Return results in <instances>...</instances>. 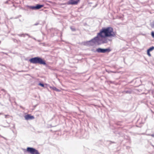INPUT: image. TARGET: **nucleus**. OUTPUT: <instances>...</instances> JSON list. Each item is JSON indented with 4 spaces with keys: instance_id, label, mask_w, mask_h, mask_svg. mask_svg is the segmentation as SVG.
<instances>
[{
    "instance_id": "1",
    "label": "nucleus",
    "mask_w": 154,
    "mask_h": 154,
    "mask_svg": "<svg viewBox=\"0 0 154 154\" xmlns=\"http://www.w3.org/2000/svg\"><path fill=\"white\" fill-rule=\"evenodd\" d=\"M98 35L101 38L115 37L116 34L113 31V28L111 27L102 28L98 33Z\"/></svg>"
},
{
    "instance_id": "2",
    "label": "nucleus",
    "mask_w": 154,
    "mask_h": 154,
    "mask_svg": "<svg viewBox=\"0 0 154 154\" xmlns=\"http://www.w3.org/2000/svg\"><path fill=\"white\" fill-rule=\"evenodd\" d=\"M30 62L33 64H39L41 65H46L45 60L40 57H36L31 58L29 60Z\"/></svg>"
},
{
    "instance_id": "3",
    "label": "nucleus",
    "mask_w": 154,
    "mask_h": 154,
    "mask_svg": "<svg viewBox=\"0 0 154 154\" xmlns=\"http://www.w3.org/2000/svg\"><path fill=\"white\" fill-rule=\"evenodd\" d=\"M101 38V36L100 35H99L98 33L96 37L88 42V43L92 42L94 44H100L101 43V38Z\"/></svg>"
},
{
    "instance_id": "4",
    "label": "nucleus",
    "mask_w": 154,
    "mask_h": 154,
    "mask_svg": "<svg viewBox=\"0 0 154 154\" xmlns=\"http://www.w3.org/2000/svg\"><path fill=\"white\" fill-rule=\"evenodd\" d=\"M26 151L28 152L31 153V154H39L38 150L33 148L28 147Z\"/></svg>"
},
{
    "instance_id": "5",
    "label": "nucleus",
    "mask_w": 154,
    "mask_h": 154,
    "mask_svg": "<svg viewBox=\"0 0 154 154\" xmlns=\"http://www.w3.org/2000/svg\"><path fill=\"white\" fill-rule=\"evenodd\" d=\"M111 51L110 48L106 49H103L100 48H97L96 51L99 53H105L106 52H109Z\"/></svg>"
},
{
    "instance_id": "6",
    "label": "nucleus",
    "mask_w": 154,
    "mask_h": 154,
    "mask_svg": "<svg viewBox=\"0 0 154 154\" xmlns=\"http://www.w3.org/2000/svg\"><path fill=\"white\" fill-rule=\"evenodd\" d=\"M80 0H69L66 4L67 5H76Z\"/></svg>"
},
{
    "instance_id": "7",
    "label": "nucleus",
    "mask_w": 154,
    "mask_h": 154,
    "mask_svg": "<svg viewBox=\"0 0 154 154\" xmlns=\"http://www.w3.org/2000/svg\"><path fill=\"white\" fill-rule=\"evenodd\" d=\"M25 118L26 120H32L34 119V117L33 116L28 114L25 116Z\"/></svg>"
},
{
    "instance_id": "8",
    "label": "nucleus",
    "mask_w": 154,
    "mask_h": 154,
    "mask_svg": "<svg viewBox=\"0 0 154 154\" xmlns=\"http://www.w3.org/2000/svg\"><path fill=\"white\" fill-rule=\"evenodd\" d=\"M101 38V43H106L108 42V41H110L111 40V39H108L107 38Z\"/></svg>"
},
{
    "instance_id": "9",
    "label": "nucleus",
    "mask_w": 154,
    "mask_h": 154,
    "mask_svg": "<svg viewBox=\"0 0 154 154\" xmlns=\"http://www.w3.org/2000/svg\"><path fill=\"white\" fill-rule=\"evenodd\" d=\"M44 6L43 5H41L39 4H37L36 6V10L39 9Z\"/></svg>"
},
{
    "instance_id": "10",
    "label": "nucleus",
    "mask_w": 154,
    "mask_h": 154,
    "mask_svg": "<svg viewBox=\"0 0 154 154\" xmlns=\"http://www.w3.org/2000/svg\"><path fill=\"white\" fill-rule=\"evenodd\" d=\"M132 92L131 90L125 91L122 92V93L124 94H131Z\"/></svg>"
},
{
    "instance_id": "11",
    "label": "nucleus",
    "mask_w": 154,
    "mask_h": 154,
    "mask_svg": "<svg viewBox=\"0 0 154 154\" xmlns=\"http://www.w3.org/2000/svg\"><path fill=\"white\" fill-rule=\"evenodd\" d=\"M29 8L30 9L36 10V6H30Z\"/></svg>"
},
{
    "instance_id": "12",
    "label": "nucleus",
    "mask_w": 154,
    "mask_h": 154,
    "mask_svg": "<svg viewBox=\"0 0 154 154\" xmlns=\"http://www.w3.org/2000/svg\"><path fill=\"white\" fill-rule=\"evenodd\" d=\"M52 89L53 90H55L59 92L60 91V90L58 89L57 88L54 87H53Z\"/></svg>"
},
{
    "instance_id": "13",
    "label": "nucleus",
    "mask_w": 154,
    "mask_h": 154,
    "mask_svg": "<svg viewBox=\"0 0 154 154\" xmlns=\"http://www.w3.org/2000/svg\"><path fill=\"white\" fill-rule=\"evenodd\" d=\"M27 34H19L18 35L20 36V37H22V36H23V37H25V35H27Z\"/></svg>"
},
{
    "instance_id": "14",
    "label": "nucleus",
    "mask_w": 154,
    "mask_h": 154,
    "mask_svg": "<svg viewBox=\"0 0 154 154\" xmlns=\"http://www.w3.org/2000/svg\"><path fill=\"white\" fill-rule=\"evenodd\" d=\"M154 49V47H152L149 48L147 50L149 51H151Z\"/></svg>"
},
{
    "instance_id": "15",
    "label": "nucleus",
    "mask_w": 154,
    "mask_h": 154,
    "mask_svg": "<svg viewBox=\"0 0 154 154\" xmlns=\"http://www.w3.org/2000/svg\"><path fill=\"white\" fill-rule=\"evenodd\" d=\"M27 35L29 37L32 38V39H34V40H36V39L35 38L30 36L29 34H27Z\"/></svg>"
},
{
    "instance_id": "16",
    "label": "nucleus",
    "mask_w": 154,
    "mask_h": 154,
    "mask_svg": "<svg viewBox=\"0 0 154 154\" xmlns=\"http://www.w3.org/2000/svg\"><path fill=\"white\" fill-rule=\"evenodd\" d=\"M70 29L72 31H75V29L74 27H71Z\"/></svg>"
},
{
    "instance_id": "17",
    "label": "nucleus",
    "mask_w": 154,
    "mask_h": 154,
    "mask_svg": "<svg viewBox=\"0 0 154 154\" xmlns=\"http://www.w3.org/2000/svg\"><path fill=\"white\" fill-rule=\"evenodd\" d=\"M38 85H39L43 87H44V84L41 83L38 84Z\"/></svg>"
},
{
    "instance_id": "18",
    "label": "nucleus",
    "mask_w": 154,
    "mask_h": 154,
    "mask_svg": "<svg viewBox=\"0 0 154 154\" xmlns=\"http://www.w3.org/2000/svg\"><path fill=\"white\" fill-rule=\"evenodd\" d=\"M150 51H148V50L147 51V54L149 56V57H150L151 56V54H150L149 52Z\"/></svg>"
},
{
    "instance_id": "19",
    "label": "nucleus",
    "mask_w": 154,
    "mask_h": 154,
    "mask_svg": "<svg viewBox=\"0 0 154 154\" xmlns=\"http://www.w3.org/2000/svg\"><path fill=\"white\" fill-rule=\"evenodd\" d=\"M151 26L152 28H154V21L152 22L151 24Z\"/></svg>"
},
{
    "instance_id": "20",
    "label": "nucleus",
    "mask_w": 154,
    "mask_h": 154,
    "mask_svg": "<svg viewBox=\"0 0 154 154\" xmlns=\"http://www.w3.org/2000/svg\"><path fill=\"white\" fill-rule=\"evenodd\" d=\"M151 35L154 38V32H151Z\"/></svg>"
},
{
    "instance_id": "21",
    "label": "nucleus",
    "mask_w": 154,
    "mask_h": 154,
    "mask_svg": "<svg viewBox=\"0 0 154 154\" xmlns=\"http://www.w3.org/2000/svg\"><path fill=\"white\" fill-rule=\"evenodd\" d=\"M9 116L8 115H5V118H8V116Z\"/></svg>"
},
{
    "instance_id": "22",
    "label": "nucleus",
    "mask_w": 154,
    "mask_h": 154,
    "mask_svg": "<svg viewBox=\"0 0 154 154\" xmlns=\"http://www.w3.org/2000/svg\"><path fill=\"white\" fill-rule=\"evenodd\" d=\"M0 137H2V138H3L4 139H5V140H6V138L3 137L2 136H1L0 134Z\"/></svg>"
},
{
    "instance_id": "23",
    "label": "nucleus",
    "mask_w": 154,
    "mask_h": 154,
    "mask_svg": "<svg viewBox=\"0 0 154 154\" xmlns=\"http://www.w3.org/2000/svg\"><path fill=\"white\" fill-rule=\"evenodd\" d=\"M1 91H4V92H6V91L5 90H4V89H2L1 90Z\"/></svg>"
},
{
    "instance_id": "24",
    "label": "nucleus",
    "mask_w": 154,
    "mask_h": 154,
    "mask_svg": "<svg viewBox=\"0 0 154 154\" xmlns=\"http://www.w3.org/2000/svg\"><path fill=\"white\" fill-rule=\"evenodd\" d=\"M12 39L13 40V41L14 42H16L17 41V40L13 38Z\"/></svg>"
},
{
    "instance_id": "25",
    "label": "nucleus",
    "mask_w": 154,
    "mask_h": 154,
    "mask_svg": "<svg viewBox=\"0 0 154 154\" xmlns=\"http://www.w3.org/2000/svg\"><path fill=\"white\" fill-rule=\"evenodd\" d=\"M37 24H35V25H37Z\"/></svg>"
},
{
    "instance_id": "26",
    "label": "nucleus",
    "mask_w": 154,
    "mask_h": 154,
    "mask_svg": "<svg viewBox=\"0 0 154 154\" xmlns=\"http://www.w3.org/2000/svg\"><path fill=\"white\" fill-rule=\"evenodd\" d=\"M1 114H2V113H0V115H1Z\"/></svg>"
}]
</instances>
